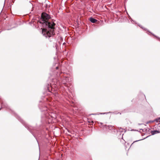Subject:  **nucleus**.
<instances>
[{
    "instance_id": "9",
    "label": "nucleus",
    "mask_w": 160,
    "mask_h": 160,
    "mask_svg": "<svg viewBox=\"0 0 160 160\" xmlns=\"http://www.w3.org/2000/svg\"><path fill=\"white\" fill-rule=\"evenodd\" d=\"M154 121H156L157 122H160V118L156 119L155 120H154V121H150L149 122H153Z\"/></svg>"
},
{
    "instance_id": "3",
    "label": "nucleus",
    "mask_w": 160,
    "mask_h": 160,
    "mask_svg": "<svg viewBox=\"0 0 160 160\" xmlns=\"http://www.w3.org/2000/svg\"><path fill=\"white\" fill-rule=\"evenodd\" d=\"M16 118L23 125L27 128V129L33 134L35 137L34 133L36 131V128L32 127L31 126H29L26 123L20 118L18 115H16Z\"/></svg>"
},
{
    "instance_id": "2",
    "label": "nucleus",
    "mask_w": 160,
    "mask_h": 160,
    "mask_svg": "<svg viewBox=\"0 0 160 160\" xmlns=\"http://www.w3.org/2000/svg\"><path fill=\"white\" fill-rule=\"evenodd\" d=\"M61 74H62V73H61L59 72L57 73V76L59 77L60 76V77H58L57 79H55V80L57 81L56 83L55 84L57 85H59L61 82L62 83L65 84V86L68 87L66 82H68V78L66 75L63 76V77H62V75H61Z\"/></svg>"
},
{
    "instance_id": "14",
    "label": "nucleus",
    "mask_w": 160,
    "mask_h": 160,
    "mask_svg": "<svg viewBox=\"0 0 160 160\" xmlns=\"http://www.w3.org/2000/svg\"><path fill=\"white\" fill-rule=\"evenodd\" d=\"M137 141H136L134 142H137Z\"/></svg>"
},
{
    "instance_id": "10",
    "label": "nucleus",
    "mask_w": 160,
    "mask_h": 160,
    "mask_svg": "<svg viewBox=\"0 0 160 160\" xmlns=\"http://www.w3.org/2000/svg\"><path fill=\"white\" fill-rule=\"evenodd\" d=\"M108 128L109 129H110V128H112V127L111 126H107L106 128Z\"/></svg>"
},
{
    "instance_id": "8",
    "label": "nucleus",
    "mask_w": 160,
    "mask_h": 160,
    "mask_svg": "<svg viewBox=\"0 0 160 160\" xmlns=\"http://www.w3.org/2000/svg\"><path fill=\"white\" fill-rule=\"evenodd\" d=\"M158 132V131L157 130L151 131V133L152 135H153Z\"/></svg>"
},
{
    "instance_id": "4",
    "label": "nucleus",
    "mask_w": 160,
    "mask_h": 160,
    "mask_svg": "<svg viewBox=\"0 0 160 160\" xmlns=\"http://www.w3.org/2000/svg\"><path fill=\"white\" fill-rule=\"evenodd\" d=\"M47 90L49 92H51L53 91V89L51 85L48 84L47 86Z\"/></svg>"
},
{
    "instance_id": "15",
    "label": "nucleus",
    "mask_w": 160,
    "mask_h": 160,
    "mask_svg": "<svg viewBox=\"0 0 160 160\" xmlns=\"http://www.w3.org/2000/svg\"><path fill=\"white\" fill-rule=\"evenodd\" d=\"M55 95H56L57 94V93L56 92H55Z\"/></svg>"
},
{
    "instance_id": "7",
    "label": "nucleus",
    "mask_w": 160,
    "mask_h": 160,
    "mask_svg": "<svg viewBox=\"0 0 160 160\" xmlns=\"http://www.w3.org/2000/svg\"><path fill=\"white\" fill-rule=\"evenodd\" d=\"M2 108H3L4 107L6 108H8V106L5 103L3 102H2Z\"/></svg>"
},
{
    "instance_id": "11",
    "label": "nucleus",
    "mask_w": 160,
    "mask_h": 160,
    "mask_svg": "<svg viewBox=\"0 0 160 160\" xmlns=\"http://www.w3.org/2000/svg\"><path fill=\"white\" fill-rule=\"evenodd\" d=\"M44 108H45V109H44L43 110L44 111V110H47V108L45 107Z\"/></svg>"
},
{
    "instance_id": "5",
    "label": "nucleus",
    "mask_w": 160,
    "mask_h": 160,
    "mask_svg": "<svg viewBox=\"0 0 160 160\" xmlns=\"http://www.w3.org/2000/svg\"><path fill=\"white\" fill-rule=\"evenodd\" d=\"M122 128H119L118 130L117 131V134H120L121 135H122H122H123V133H122V132H123L122 130Z\"/></svg>"
},
{
    "instance_id": "12",
    "label": "nucleus",
    "mask_w": 160,
    "mask_h": 160,
    "mask_svg": "<svg viewBox=\"0 0 160 160\" xmlns=\"http://www.w3.org/2000/svg\"><path fill=\"white\" fill-rule=\"evenodd\" d=\"M56 68L57 69H58V67H57Z\"/></svg>"
},
{
    "instance_id": "13",
    "label": "nucleus",
    "mask_w": 160,
    "mask_h": 160,
    "mask_svg": "<svg viewBox=\"0 0 160 160\" xmlns=\"http://www.w3.org/2000/svg\"><path fill=\"white\" fill-rule=\"evenodd\" d=\"M153 35L155 37H157V36H156L154 35V34H153Z\"/></svg>"
},
{
    "instance_id": "1",
    "label": "nucleus",
    "mask_w": 160,
    "mask_h": 160,
    "mask_svg": "<svg viewBox=\"0 0 160 160\" xmlns=\"http://www.w3.org/2000/svg\"><path fill=\"white\" fill-rule=\"evenodd\" d=\"M50 16L46 12H42L41 18L38 22L41 24L42 34L46 38L50 37L55 34L54 29L56 24L53 22L48 21Z\"/></svg>"
},
{
    "instance_id": "16",
    "label": "nucleus",
    "mask_w": 160,
    "mask_h": 160,
    "mask_svg": "<svg viewBox=\"0 0 160 160\" xmlns=\"http://www.w3.org/2000/svg\"><path fill=\"white\" fill-rule=\"evenodd\" d=\"M1 109V108H0V109Z\"/></svg>"
},
{
    "instance_id": "6",
    "label": "nucleus",
    "mask_w": 160,
    "mask_h": 160,
    "mask_svg": "<svg viewBox=\"0 0 160 160\" xmlns=\"http://www.w3.org/2000/svg\"><path fill=\"white\" fill-rule=\"evenodd\" d=\"M89 20L91 22L93 23H95L97 21L96 19L92 17L89 18Z\"/></svg>"
}]
</instances>
